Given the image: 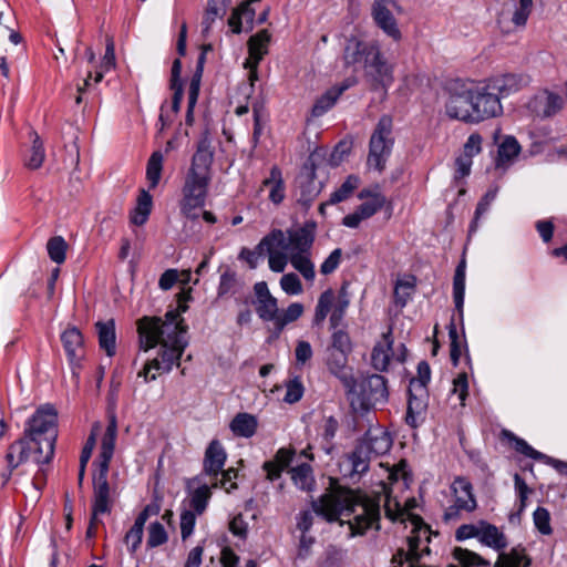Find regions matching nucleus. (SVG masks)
I'll return each mask as SVG.
<instances>
[{"mask_svg":"<svg viewBox=\"0 0 567 567\" xmlns=\"http://www.w3.org/2000/svg\"><path fill=\"white\" fill-rule=\"evenodd\" d=\"M312 511L328 523L348 524L350 537L363 536L368 529L380 526V501L371 498L361 491H354L339 484L330 477L329 492L311 503Z\"/></svg>","mask_w":567,"mask_h":567,"instance_id":"obj_1","label":"nucleus"},{"mask_svg":"<svg viewBox=\"0 0 567 567\" xmlns=\"http://www.w3.org/2000/svg\"><path fill=\"white\" fill-rule=\"evenodd\" d=\"M58 437V412L50 405L40 406L28 420L23 435L11 443L6 453L8 473L2 474L6 484L12 472L31 456L38 465L50 464L54 456Z\"/></svg>","mask_w":567,"mask_h":567,"instance_id":"obj_2","label":"nucleus"},{"mask_svg":"<svg viewBox=\"0 0 567 567\" xmlns=\"http://www.w3.org/2000/svg\"><path fill=\"white\" fill-rule=\"evenodd\" d=\"M214 151L207 136L202 137L190 162V166L184 176L182 187L181 213L190 220L199 217L198 208L205 206L208 187L212 182V165Z\"/></svg>","mask_w":567,"mask_h":567,"instance_id":"obj_3","label":"nucleus"},{"mask_svg":"<svg viewBox=\"0 0 567 567\" xmlns=\"http://www.w3.org/2000/svg\"><path fill=\"white\" fill-rule=\"evenodd\" d=\"M137 331L140 337V348L148 351L157 346L163 337H171L175 333L177 338H184L187 332V324L178 311L169 310L165 315V320L159 317H143L137 321Z\"/></svg>","mask_w":567,"mask_h":567,"instance_id":"obj_4","label":"nucleus"},{"mask_svg":"<svg viewBox=\"0 0 567 567\" xmlns=\"http://www.w3.org/2000/svg\"><path fill=\"white\" fill-rule=\"evenodd\" d=\"M347 395H352L351 406L354 408L358 404L362 411L383 406L389 400L388 381L380 374L361 375L357 380L355 393Z\"/></svg>","mask_w":567,"mask_h":567,"instance_id":"obj_5","label":"nucleus"},{"mask_svg":"<svg viewBox=\"0 0 567 567\" xmlns=\"http://www.w3.org/2000/svg\"><path fill=\"white\" fill-rule=\"evenodd\" d=\"M393 145V120L390 115L384 114L379 118L370 137L368 165L379 172L384 171Z\"/></svg>","mask_w":567,"mask_h":567,"instance_id":"obj_6","label":"nucleus"},{"mask_svg":"<svg viewBox=\"0 0 567 567\" xmlns=\"http://www.w3.org/2000/svg\"><path fill=\"white\" fill-rule=\"evenodd\" d=\"M445 110L451 118L465 123H476L472 84L466 85L460 82L450 84Z\"/></svg>","mask_w":567,"mask_h":567,"instance_id":"obj_7","label":"nucleus"},{"mask_svg":"<svg viewBox=\"0 0 567 567\" xmlns=\"http://www.w3.org/2000/svg\"><path fill=\"white\" fill-rule=\"evenodd\" d=\"M476 123L503 114V105L495 90L491 87L488 80L472 84Z\"/></svg>","mask_w":567,"mask_h":567,"instance_id":"obj_8","label":"nucleus"},{"mask_svg":"<svg viewBox=\"0 0 567 567\" xmlns=\"http://www.w3.org/2000/svg\"><path fill=\"white\" fill-rule=\"evenodd\" d=\"M364 76L372 90L386 89L393 81V66L388 62L377 43L364 65Z\"/></svg>","mask_w":567,"mask_h":567,"instance_id":"obj_9","label":"nucleus"},{"mask_svg":"<svg viewBox=\"0 0 567 567\" xmlns=\"http://www.w3.org/2000/svg\"><path fill=\"white\" fill-rule=\"evenodd\" d=\"M296 184L300 189V195L297 202L306 209H308L322 189V183L317 182L316 164L311 157H309L308 161L303 164L300 173L296 178Z\"/></svg>","mask_w":567,"mask_h":567,"instance_id":"obj_10","label":"nucleus"},{"mask_svg":"<svg viewBox=\"0 0 567 567\" xmlns=\"http://www.w3.org/2000/svg\"><path fill=\"white\" fill-rule=\"evenodd\" d=\"M350 353L327 349L326 364L331 374L340 380L346 389V393H355L357 379L352 373V368L348 365Z\"/></svg>","mask_w":567,"mask_h":567,"instance_id":"obj_11","label":"nucleus"},{"mask_svg":"<svg viewBox=\"0 0 567 567\" xmlns=\"http://www.w3.org/2000/svg\"><path fill=\"white\" fill-rule=\"evenodd\" d=\"M390 7H396L395 0H374L371 9L375 24L394 41H400L402 33L396 20L390 11Z\"/></svg>","mask_w":567,"mask_h":567,"instance_id":"obj_12","label":"nucleus"},{"mask_svg":"<svg viewBox=\"0 0 567 567\" xmlns=\"http://www.w3.org/2000/svg\"><path fill=\"white\" fill-rule=\"evenodd\" d=\"M109 467L105 463L99 464V470L93 476V518L100 514L111 512L110 484L107 481Z\"/></svg>","mask_w":567,"mask_h":567,"instance_id":"obj_13","label":"nucleus"},{"mask_svg":"<svg viewBox=\"0 0 567 567\" xmlns=\"http://www.w3.org/2000/svg\"><path fill=\"white\" fill-rule=\"evenodd\" d=\"M487 80L501 101L516 94L529 84V78L518 73H504Z\"/></svg>","mask_w":567,"mask_h":567,"instance_id":"obj_14","label":"nucleus"},{"mask_svg":"<svg viewBox=\"0 0 567 567\" xmlns=\"http://www.w3.org/2000/svg\"><path fill=\"white\" fill-rule=\"evenodd\" d=\"M157 344L161 346L158 359L163 363L164 372H169L174 364L179 365V360L187 347V342L184 338H177L173 332L171 337H163Z\"/></svg>","mask_w":567,"mask_h":567,"instance_id":"obj_15","label":"nucleus"},{"mask_svg":"<svg viewBox=\"0 0 567 567\" xmlns=\"http://www.w3.org/2000/svg\"><path fill=\"white\" fill-rule=\"evenodd\" d=\"M256 295V312L264 321H272L277 319L278 302L270 293L266 281L256 282L254 286Z\"/></svg>","mask_w":567,"mask_h":567,"instance_id":"obj_16","label":"nucleus"},{"mask_svg":"<svg viewBox=\"0 0 567 567\" xmlns=\"http://www.w3.org/2000/svg\"><path fill=\"white\" fill-rule=\"evenodd\" d=\"M375 45V41L368 42L357 37L348 38L342 55L344 66H353L361 63L364 65L370 52L373 51Z\"/></svg>","mask_w":567,"mask_h":567,"instance_id":"obj_17","label":"nucleus"},{"mask_svg":"<svg viewBox=\"0 0 567 567\" xmlns=\"http://www.w3.org/2000/svg\"><path fill=\"white\" fill-rule=\"evenodd\" d=\"M427 409V390L409 386V400L406 408L405 422L411 427L416 429L422 421L423 414Z\"/></svg>","mask_w":567,"mask_h":567,"instance_id":"obj_18","label":"nucleus"},{"mask_svg":"<svg viewBox=\"0 0 567 567\" xmlns=\"http://www.w3.org/2000/svg\"><path fill=\"white\" fill-rule=\"evenodd\" d=\"M64 351L69 362L73 367H79L84 358V339L76 327H70L61 334Z\"/></svg>","mask_w":567,"mask_h":567,"instance_id":"obj_19","label":"nucleus"},{"mask_svg":"<svg viewBox=\"0 0 567 567\" xmlns=\"http://www.w3.org/2000/svg\"><path fill=\"white\" fill-rule=\"evenodd\" d=\"M17 22L14 12L7 0H0V44L8 38L13 44L22 42L23 38L14 29Z\"/></svg>","mask_w":567,"mask_h":567,"instance_id":"obj_20","label":"nucleus"},{"mask_svg":"<svg viewBox=\"0 0 567 567\" xmlns=\"http://www.w3.org/2000/svg\"><path fill=\"white\" fill-rule=\"evenodd\" d=\"M451 487L455 494L454 504L457 505V507L468 513L476 509L477 502L473 493V485L466 477L457 476Z\"/></svg>","mask_w":567,"mask_h":567,"instance_id":"obj_21","label":"nucleus"},{"mask_svg":"<svg viewBox=\"0 0 567 567\" xmlns=\"http://www.w3.org/2000/svg\"><path fill=\"white\" fill-rule=\"evenodd\" d=\"M532 105L538 116L546 118L557 114L564 106V99L559 94L545 90L534 97Z\"/></svg>","mask_w":567,"mask_h":567,"instance_id":"obj_22","label":"nucleus"},{"mask_svg":"<svg viewBox=\"0 0 567 567\" xmlns=\"http://www.w3.org/2000/svg\"><path fill=\"white\" fill-rule=\"evenodd\" d=\"M315 227L316 225L312 223L295 230H288V249L291 248L292 252L308 254L315 241Z\"/></svg>","mask_w":567,"mask_h":567,"instance_id":"obj_23","label":"nucleus"},{"mask_svg":"<svg viewBox=\"0 0 567 567\" xmlns=\"http://www.w3.org/2000/svg\"><path fill=\"white\" fill-rule=\"evenodd\" d=\"M226 452L218 440H213L206 449L204 457V472L208 476L217 477L226 462Z\"/></svg>","mask_w":567,"mask_h":567,"instance_id":"obj_24","label":"nucleus"},{"mask_svg":"<svg viewBox=\"0 0 567 567\" xmlns=\"http://www.w3.org/2000/svg\"><path fill=\"white\" fill-rule=\"evenodd\" d=\"M295 456V450L281 447L279 449L274 460L267 461L262 464V470L266 472V478L270 482L278 480L281 473L290 465Z\"/></svg>","mask_w":567,"mask_h":567,"instance_id":"obj_25","label":"nucleus"},{"mask_svg":"<svg viewBox=\"0 0 567 567\" xmlns=\"http://www.w3.org/2000/svg\"><path fill=\"white\" fill-rule=\"evenodd\" d=\"M480 538L478 540L487 546L498 551V556L504 551V549L508 546L507 538L503 532L498 529L497 526L489 524L486 520H480Z\"/></svg>","mask_w":567,"mask_h":567,"instance_id":"obj_26","label":"nucleus"},{"mask_svg":"<svg viewBox=\"0 0 567 567\" xmlns=\"http://www.w3.org/2000/svg\"><path fill=\"white\" fill-rule=\"evenodd\" d=\"M95 329L99 338L100 348L105 351L107 357H113L116 353V333L115 321L110 319L107 321H97Z\"/></svg>","mask_w":567,"mask_h":567,"instance_id":"obj_27","label":"nucleus"},{"mask_svg":"<svg viewBox=\"0 0 567 567\" xmlns=\"http://www.w3.org/2000/svg\"><path fill=\"white\" fill-rule=\"evenodd\" d=\"M117 435V421L115 415H111L101 442V451L99 454V464L110 466V462L114 454L115 441Z\"/></svg>","mask_w":567,"mask_h":567,"instance_id":"obj_28","label":"nucleus"},{"mask_svg":"<svg viewBox=\"0 0 567 567\" xmlns=\"http://www.w3.org/2000/svg\"><path fill=\"white\" fill-rule=\"evenodd\" d=\"M231 2L233 0H207V6L202 20L204 34L209 33L217 19H223L226 16Z\"/></svg>","mask_w":567,"mask_h":567,"instance_id":"obj_29","label":"nucleus"},{"mask_svg":"<svg viewBox=\"0 0 567 567\" xmlns=\"http://www.w3.org/2000/svg\"><path fill=\"white\" fill-rule=\"evenodd\" d=\"M257 427V417L246 412L237 413L229 424V429L234 435L246 439L254 436Z\"/></svg>","mask_w":567,"mask_h":567,"instance_id":"obj_30","label":"nucleus"},{"mask_svg":"<svg viewBox=\"0 0 567 567\" xmlns=\"http://www.w3.org/2000/svg\"><path fill=\"white\" fill-rule=\"evenodd\" d=\"M359 198H369V200L363 202L357 207L359 214H361V217H363L364 219L372 217L385 204V197L381 193H373L372 190L367 188L362 189L359 193Z\"/></svg>","mask_w":567,"mask_h":567,"instance_id":"obj_31","label":"nucleus"},{"mask_svg":"<svg viewBox=\"0 0 567 567\" xmlns=\"http://www.w3.org/2000/svg\"><path fill=\"white\" fill-rule=\"evenodd\" d=\"M501 434H502V437L508 440V442L512 443L513 449L517 453H520V454H523L529 458L536 460V461H543L544 463L548 464V458H550V456H548L539 451H536L524 439L516 436L513 432H511L508 430H503Z\"/></svg>","mask_w":567,"mask_h":567,"instance_id":"obj_32","label":"nucleus"},{"mask_svg":"<svg viewBox=\"0 0 567 567\" xmlns=\"http://www.w3.org/2000/svg\"><path fill=\"white\" fill-rule=\"evenodd\" d=\"M501 434H502V437L508 440V442L512 443L513 449L517 453H520V454H523L529 458L536 460V461H543L544 463L548 464V458H550V456H548L539 451H536L524 439L516 436L513 432H511L508 430H503Z\"/></svg>","mask_w":567,"mask_h":567,"instance_id":"obj_33","label":"nucleus"},{"mask_svg":"<svg viewBox=\"0 0 567 567\" xmlns=\"http://www.w3.org/2000/svg\"><path fill=\"white\" fill-rule=\"evenodd\" d=\"M264 187H270L269 199L278 205L285 199V182L281 169L274 165L270 168V175L262 181Z\"/></svg>","mask_w":567,"mask_h":567,"instance_id":"obj_34","label":"nucleus"},{"mask_svg":"<svg viewBox=\"0 0 567 567\" xmlns=\"http://www.w3.org/2000/svg\"><path fill=\"white\" fill-rule=\"evenodd\" d=\"M271 34L267 29H262L256 34L251 35L247 42L248 52L255 64H259L264 55L267 54V47L270 42Z\"/></svg>","mask_w":567,"mask_h":567,"instance_id":"obj_35","label":"nucleus"},{"mask_svg":"<svg viewBox=\"0 0 567 567\" xmlns=\"http://www.w3.org/2000/svg\"><path fill=\"white\" fill-rule=\"evenodd\" d=\"M349 305H350V298H349V292H348V284L344 282V284H342V286L339 290L337 302L332 309V312H331V316L329 319L330 329H337V328L343 326V319H344V316H346Z\"/></svg>","mask_w":567,"mask_h":567,"instance_id":"obj_36","label":"nucleus"},{"mask_svg":"<svg viewBox=\"0 0 567 567\" xmlns=\"http://www.w3.org/2000/svg\"><path fill=\"white\" fill-rule=\"evenodd\" d=\"M465 293V260H461L457 265L453 278V298L455 309L458 312L460 318H463V305Z\"/></svg>","mask_w":567,"mask_h":567,"instance_id":"obj_37","label":"nucleus"},{"mask_svg":"<svg viewBox=\"0 0 567 567\" xmlns=\"http://www.w3.org/2000/svg\"><path fill=\"white\" fill-rule=\"evenodd\" d=\"M519 153L520 145L517 140L514 136H506L497 150L496 167L505 166L506 163L514 159Z\"/></svg>","mask_w":567,"mask_h":567,"instance_id":"obj_38","label":"nucleus"},{"mask_svg":"<svg viewBox=\"0 0 567 567\" xmlns=\"http://www.w3.org/2000/svg\"><path fill=\"white\" fill-rule=\"evenodd\" d=\"M415 286L416 277L413 275L408 276L405 279L398 280L393 293L394 303L400 308H404L414 292Z\"/></svg>","mask_w":567,"mask_h":567,"instance_id":"obj_39","label":"nucleus"},{"mask_svg":"<svg viewBox=\"0 0 567 567\" xmlns=\"http://www.w3.org/2000/svg\"><path fill=\"white\" fill-rule=\"evenodd\" d=\"M31 148L30 154L25 159V166L30 169H38L42 166L45 158V151L43 141L35 131L30 132Z\"/></svg>","mask_w":567,"mask_h":567,"instance_id":"obj_40","label":"nucleus"},{"mask_svg":"<svg viewBox=\"0 0 567 567\" xmlns=\"http://www.w3.org/2000/svg\"><path fill=\"white\" fill-rule=\"evenodd\" d=\"M409 549L405 551L403 548L398 549V556L400 557L399 566H403L408 561L409 566H419L422 559V554L419 550L420 536L411 535L408 537Z\"/></svg>","mask_w":567,"mask_h":567,"instance_id":"obj_41","label":"nucleus"},{"mask_svg":"<svg viewBox=\"0 0 567 567\" xmlns=\"http://www.w3.org/2000/svg\"><path fill=\"white\" fill-rule=\"evenodd\" d=\"M341 94L342 89L328 90L315 102L311 109V115L313 117L322 116L327 111H329L334 105V103L337 102Z\"/></svg>","mask_w":567,"mask_h":567,"instance_id":"obj_42","label":"nucleus"},{"mask_svg":"<svg viewBox=\"0 0 567 567\" xmlns=\"http://www.w3.org/2000/svg\"><path fill=\"white\" fill-rule=\"evenodd\" d=\"M362 444L367 445L371 455L380 456L390 451L392 441L388 433L380 432L379 435H368L367 440Z\"/></svg>","mask_w":567,"mask_h":567,"instance_id":"obj_43","label":"nucleus"},{"mask_svg":"<svg viewBox=\"0 0 567 567\" xmlns=\"http://www.w3.org/2000/svg\"><path fill=\"white\" fill-rule=\"evenodd\" d=\"M291 478L293 483L302 491H311L315 484L312 476V467L302 463L291 470Z\"/></svg>","mask_w":567,"mask_h":567,"instance_id":"obj_44","label":"nucleus"},{"mask_svg":"<svg viewBox=\"0 0 567 567\" xmlns=\"http://www.w3.org/2000/svg\"><path fill=\"white\" fill-rule=\"evenodd\" d=\"M239 286L240 284L236 271L227 267L220 275L219 285L217 288V297L223 298L227 295H234L237 292Z\"/></svg>","mask_w":567,"mask_h":567,"instance_id":"obj_45","label":"nucleus"},{"mask_svg":"<svg viewBox=\"0 0 567 567\" xmlns=\"http://www.w3.org/2000/svg\"><path fill=\"white\" fill-rule=\"evenodd\" d=\"M163 171V154L159 151L154 152L148 158L146 166V178L150 188H155L161 179Z\"/></svg>","mask_w":567,"mask_h":567,"instance_id":"obj_46","label":"nucleus"},{"mask_svg":"<svg viewBox=\"0 0 567 567\" xmlns=\"http://www.w3.org/2000/svg\"><path fill=\"white\" fill-rule=\"evenodd\" d=\"M333 300L334 293L332 289H327L320 295L315 310L313 324H322V322L324 321V319L327 318L328 313L331 310Z\"/></svg>","mask_w":567,"mask_h":567,"instance_id":"obj_47","label":"nucleus"},{"mask_svg":"<svg viewBox=\"0 0 567 567\" xmlns=\"http://www.w3.org/2000/svg\"><path fill=\"white\" fill-rule=\"evenodd\" d=\"M290 262L306 280L312 281L315 279V265L306 254L291 252Z\"/></svg>","mask_w":567,"mask_h":567,"instance_id":"obj_48","label":"nucleus"},{"mask_svg":"<svg viewBox=\"0 0 567 567\" xmlns=\"http://www.w3.org/2000/svg\"><path fill=\"white\" fill-rule=\"evenodd\" d=\"M496 195H497V188H492V189H488L484 194V196L480 199V202L477 203L476 209H475L474 218L468 228L470 235H472L473 233H475L477 230L480 218L482 217V215H484L489 209V206L493 203V200L496 198Z\"/></svg>","mask_w":567,"mask_h":567,"instance_id":"obj_49","label":"nucleus"},{"mask_svg":"<svg viewBox=\"0 0 567 567\" xmlns=\"http://www.w3.org/2000/svg\"><path fill=\"white\" fill-rule=\"evenodd\" d=\"M212 497L210 487L207 484H204L196 489L193 491L190 495V507L194 513L197 515H202Z\"/></svg>","mask_w":567,"mask_h":567,"instance_id":"obj_50","label":"nucleus"},{"mask_svg":"<svg viewBox=\"0 0 567 567\" xmlns=\"http://www.w3.org/2000/svg\"><path fill=\"white\" fill-rule=\"evenodd\" d=\"M370 457L371 454L369 453L367 445H363L362 443L357 445L350 455L352 471L358 474L367 472L369 470Z\"/></svg>","mask_w":567,"mask_h":567,"instance_id":"obj_51","label":"nucleus"},{"mask_svg":"<svg viewBox=\"0 0 567 567\" xmlns=\"http://www.w3.org/2000/svg\"><path fill=\"white\" fill-rule=\"evenodd\" d=\"M331 330V342L327 349L351 353L352 342L348 332L344 329V324L342 327Z\"/></svg>","mask_w":567,"mask_h":567,"instance_id":"obj_52","label":"nucleus"},{"mask_svg":"<svg viewBox=\"0 0 567 567\" xmlns=\"http://www.w3.org/2000/svg\"><path fill=\"white\" fill-rule=\"evenodd\" d=\"M49 257L55 264H62L66 257L68 244L61 236L51 237L47 244Z\"/></svg>","mask_w":567,"mask_h":567,"instance_id":"obj_53","label":"nucleus"},{"mask_svg":"<svg viewBox=\"0 0 567 567\" xmlns=\"http://www.w3.org/2000/svg\"><path fill=\"white\" fill-rule=\"evenodd\" d=\"M303 313V306L299 302H293L288 306L282 315L277 313V319H274L277 330L280 332L286 324L298 320Z\"/></svg>","mask_w":567,"mask_h":567,"instance_id":"obj_54","label":"nucleus"},{"mask_svg":"<svg viewBox=\"0 0 567 567\" xmlns=\"http://www.w3.org/2000/svg\"><path fill=\"white\" fill-rule=\"evenodd\" d=\"M359 178L357 176H348L342 185L330 195L329 204H338L346 200L357 188Z\"/></svg>","mask_w":567,"mask_h":567,"instance_id":"obj_55","label":"nucleus"},{"mask_svg":"<svg viewBox=\"0 0 567 567\" xmlns=\"http://www.w3.org/2000/svg\"><path fill=\"white\" fill-rule=\"evenodd\" d=\"M168 539L164 526L159 522L151 523L148 526L147 547L154 548L165 544Z\"/></svg>","mask_w":567,"mask_h":567,"instance_id":"obj_56","label":"nucleus"},{"mask_svg":"<svg viewBox=\"0 0 567 567\" xmlns=\"http://www.w3.org/2000/svg\"><path fill=\"white\" fill-rule=\"evenodd\" d=\"M535 527L542 535H550L553 528L550 526V514L545 507H537L533 514Z\"/></svg>","mask_w":567,"mask_h":567,"instance_id":"obj_57","label":"nucleus"},{"mask_svg":"<svg viewBox=\"0 0 567 567\" xmlns=\"http://www.w3.org/2000/svg\"><path fill=\"white\" fill-rule=\"evenodd\" d=\"M449 338H450V358L452 361V364L456 367L460 362L461 358V347H460V340H458V333L456 326L454 323V320L449 324Z\"/></svg>","mask_w":567,"mask_h":567,"instance_id":"obj_58","label":"nucleus"},{"mask_svg":"<svg viewBox=\"0 0 567 567\" xmlns=\"http://www.w3.org/2000/svg\"><path fill=\"white\" fill-rule=\"evenodd\" d=\"M281 289L290 296L302 292V284L295 272L286 274L280 279Z\"/></svg>","mask_w":567,"mask_h":567,"instance_id":"obj_59","label":"nucleus"},{"mask_svg":"<svg viewBox=\"0 0 567 567\" xmlns=\"http://www.w3.org/2000/svg\"><path fill=\"white\" fill-rule=\"evenodd\" d=\"M431 379V368L426 361H421L417 364V378H413L410 381V386L426 389L427 383Z\"/></svg>","mask_w":567,"mask_h":567,"instance_id":"obj_60","label":"nucleus"},{"mask_svg":"<svg viewBox=\"0 0 567 567\" xmlns=\"http://www.w3.org/2000/svg\"><path fill=\"white\" fill-rule=\"evenodd\" d=\"M262 245H267V251L271 252L275 247H280L285 250H288V245L284 235V231L280 229H274L270 234L262 238Z\"/></svg>","mask_w":567,"mask_h":567,"instance_id":"obj_61","label":"nucleus"},{"mask_svg":"<svg viewBox=\"0 0 567 567\" xmlns=\"http://www.w3.org/2000/svg\"><path fill=\"white\" fill-rule=\"evenodd\" d=\"M303 390H305L303 384L299 378H295V379L290 380L287 383V390H286V394L284 398L285 402H287V403L298 402L303 395Z\"/></svg>","mask_w":567,"mask_h":567,"instance_id":"obj_62","label":"nucleus"},{"mask_svg":"<svg viewBox=\"0 0 567 567\" xmlns=\"http://www.w3.org/2000/svg\"><path fill=\"white\" fill-rule=\"evenodd\" d=\"M143 530L144 527L137 524H133V526L125 534L124 542L130 546L131 554H134L140 547L143 539Z\"/></svg>","mask_w":567,"mask_h":567,"instance_id":"obj_63","label":"nucleus"},{"mask_svg":"<svg viewBox=\"0 0 567 567\" xmlns=\"http://www.w3.org/2000/svg\"><path fill=\"white\" fill-rule=\"evenodd\" d=\"M196 524V513L185 509L181 514V535L182 539H187L194 532Z\"/></svg>","mask_w":567,"mask_h":567,"instance_id":"obj_64","label":"nucleus"}]
</instances>
